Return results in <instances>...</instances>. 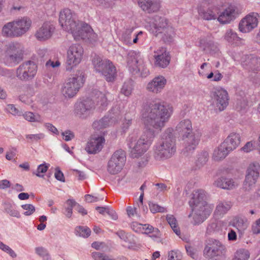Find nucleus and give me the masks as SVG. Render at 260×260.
Instances as JSON below:
<instances>
[{
  "instance_id": "f257e3e1",
  "label": "nucleus",
  "mask_w": 260,
  "mask_h": 260,
  "mask_svg": "<svg viewBox=\"0 0 260 260\" xmlns=\"http://www.w3.org/2000/svg\"><path fill=\"white\" fill-rule=\"evenodd\" d=\"M173 113V108L165 103H146L142 111V119L146 130L137 141L128 138V146L133 158L141 156L148 149L154 138L153 129L161 130Z\"/></svg>"
},
{
  "instance_id": "f03ea898",
  "label": "nucleus",
  "mask_w": 260,
  "mask_h": 260,
  "mask_svg": "<svg viewBox=\"0 0 260 260\" xmlns=\"http://www.w3.org/2000/svg\"><path fill=\"white\" fill-rule=\"evenodd\" d=\"M59 22L62 28L71 32L74 39H87L94 41L96 35L93 32L91 27L86 23L76 19V15L71 10L65 9L60 12Z\"/></svg>"
},
{
  "instance_id": "7ed1b4c3",
  "label": "nucleus",
  "mask_w": 260,
  "mask_h": 260,
  "mask_svg": "<svg viewBox=\"0 0 260 260\" xmlns=\"http://www.w3.org/2000/svg\"><path fill=\"white\" fill-rule=\"evenodd\" d=\"M172 128L162 134L160 141L154 146V156L157 160L170 158L176 152L175 139Z\"/></svg>"
},
{
  "instance_id": "20e7f679",
  "label": "nucleus",
  "mask_w": 260,
  "mask_h": 260,
  "mask_svg": "<svg viewBox=\"0 0 260 260\" xmlns=\"http://www.w3.org/2000/svg\"><path fill=\"white\" fill-rule=\"evenodd\" d=\"M176 130L182 136L185 151L191 153L198 145L201 134L199 132L192 133V124L188 119L181 120L176 126Z\"/></svg>"
},
{
  "instance_id": "39448f33",
  "label": "nucleus",
  "mask_w": 260,
  "mask_h": 260,
  "mask_svg": "<svg viewBox=\"0 0 260 260\" xmlns=\"http://www.w3.org/2000/svg\"><path fill=\"white\" fill-rule=\"evenodd\" d=\"M31 24L29 17H21L5 24L2 28V34L7 37H21L29 30Z\"/></svg>"
},
{
  "instance_id": "423d86ee",
  "label": "nucleus",
  "mask_w": 260,
  "mask_h": 260,
  "mask_svg": "<svg viewBox=\"0 0 260 260\" xmlns=\"http://www.w3.org/2000/svg\"><path fill=\"white\" fill-rule=\"evenodd\" d=\"M85 81L83 71L78 70L73 76L66 79L61 88L62 94L66 98H72L76 95L83 86Z\"/></svg>"
},
{
  "instance_id": "0eeeda50",
  "label": "nucleus",
  "mask_w": 260,
  "mask_h": 260,
  "mask_svg": "<svg viewBox=\"0 0 260 260\" xmlns=\"http://www.w3.org/2000/svg\"><path fill=\"white\" fill-rule=\"evenodd\" d=\"M92 64L95 71L104 76L108 82L114 80L117 75L116 67L112 61L107 59H103L99 56L95 55Z\"/></svg>"
},
{
  "instance_id": "6e6552de",
  "label": "nucleus",
  "mask_w": 260,
  "mask_h": 260,
  "mask_svg": "<svg viewBox=\"0 0 260 260\" xmlns=\"http://www.w3.org/2000/svg\"><path fill=\"white\" fill-rule=\"evenodd\" d=\"M24 47L17 42H11L6 46L5 62L9 66H15L23 59Z\"/></svg>"
},
{
  "instance_id": "1a4fd4ad",
  "label": "nucleus",
  "mask_w": 260,
  "mask_h": 260,
  "mask_svg": "<svg viewBox=\"0 0 260 260\" xmlns=\"http://www.w3.org/2000/svg\"><path fill=\"white\" fill-rule=\"evenodd\" d=\"M226 248L218 240L210 238L205 242L203 255L206 258L212 259L221 256L225 252Z\"/></svg>"
},
{
  "instance_id": "9d476101",
  "label": "nucleus",
  "mask_w": 260,
  "mask_h": 260,
  "mask_svg": "<svg viewBox=\"0 0 260 260\" xmlns=\"http://www.w3.org/2000/svg\"><path fill=\"white\" fill-rule=\"evenodd\" d=\"M84 50L82 47L78 44L71 45L67 51L66 69L70 71L81 61Z\"/></svg>"
},
{
  "instance_id": "9b49d317",
  "label": "nucleus",
  "mask_w": 260,
  "mask_h": 260,
  "mask_svg": "<svg viewBox=\"0 0 260 260\" xmlns=\"http://www.w3.org/2000/svg\"><path fill=\"white\" fill-rule=\"evenodd\" d=\"M260 165L257 161L250 163L247 167L243 189L249 191L253 189L259 176Z\"/></svg>"
},
{
  "instance_id": "f8f14e48",
  "label": "nucleus",
  "mask_w": 260,
  "mask_h": 260,
  "mask_svg": "<svg viewBox=\"0 0 260 260\" xmlns=\"http://www.w3.org/2000/svg\"><path fill=\"white\" fill-rule=\"evenodd\" d=\"M37 72V66L32 61H26L21 63L16 69V76L21 81L32 80Z\"/></svg>"
},
{
  "instance_id": "ddd939ff",
  "label": "nucleus",
  "mask_w": 260,
  "mask_h": 260,
  "mask_svg": "<svg viewBox=\"0 0 260 260\" xmlns=\"http://www.w3.org/2000/svg\"><path fill=\"white\" fill-rule=\"evenodd\" d=\"M126 161L125 152L119 149L112 155L108 163L107 170L111 174H116L121 171Z\"/></svg>"
},
{
  "instance_id": "4468645a",
  "label": "nucleus",
  "mask_w": 260,
  "mask_h": 260,
  "mask_svg": "<svg viewBox=\"0 0 260 260\" xmlns=\"http://www.w3.org/2000/svg\"><path fill=\"white\" fill-rule=\"evenodd\" d=\"M192 204V211L194 212L192 223L198 225L202 223L210 214L211 209L206 202Z\"/></svg>"
},
{
  "instance_id": "2eb2a0df",
  "label": "nucleus",
  "mask_w": 260,
  "mask_h": 260,
  "mask_svg": "<svg viewBox=\"0 0 260 260\" xmlns=\"http://www.w3.org/2000/svg\"><path fill=\"white\" fill-rule=\"evenodd\" d=\"M233 58L235 60L240 61L237 55ZM240 62L242 66L249 71L257 72L260 71V57L258 56L252 54L243 55Z\"/></svg>"
},
{
  "instance_id": "dca6fc26",
  "label": "nucleus",
  "mask_w": 260,
  "mask_h": 260,
  "mask_svg": "<svg viewBox=\"0 0 260 260\" xmlns=\"http://www.w3.org/2000/svg\"><path fill=\"white\" fill-rule=\"evenodd\" d=\"M95 108L93 101L87 99L77 102L75 105V113L77 116L82 119H85L89 116Z\"/></svg>"
},
{
  "instance_id": "f3484780",
  "label": "nucleus",
  "mask_w": 260,
  "mask_h": 260,
  "mask_svg": "<svg viewBox=\"0 0 260 260\" xmlns=\"http://www.w3.org/2000/svg\"><path fill=\"white\" fill-rule=\"evenodd\" d=\"M229 96L228 91L223 88L218 87L213 92V102L220 111H223L229 105Z\"/></svg>"
},
{
  "instance_id": "a211bd4d",
  "label": "nucleus",
  "mask_w": 260,
  "mask_h": 260,
  "mask_svg": "<svg viewBox=\"0 0 260 260\" xmlns=\"http://www.w3.org/2000/svg\"><path fill=\"white\" fill-rule=\"evenodd\" d=\"M259 16L257 13H250L243 18L239 24V30L243 33H247L257 27Z\"/></svg>"
},
{
  "instance_id": "6ab92c4d",
  "label": "nucleus",
  "mask_w": 260,
  "mask_h": 260,
  "mask_svg": "<svg viewBox=\"0 0 260 260\" xmlns=\"http://www.w3.org/2000/svg\"><path fill=\"white\" fill-rule=\"evenodd\" d=\"M105 143L104 137L92 136L87 142L85 150L89 154H96L102 150Z\"/></svg>"
},
{
  "instance_id": "aec40b11",
  "label": "nucleus",
  "mask_w": 260,
  "mask_h": 260,
  "mask_svg": "<svg viewBox=\"0 0 260 260\" xmlns=\"http://www.w3.org/2000/svg\"><path fill=\"white\" fill-rule=\"evenodd\" d=\"M153 56L154 64L156 67L165 68L170 63L171 57L169 52L165 48L161 47L154 51Z\"/></svg>"
},
{
  "instance_id": "412c9836",
  "label": "nucleus",
  "mask_w": 260,
  "mask_h": 260,
  "mask_svg": "<svg viewBox=\"0 0 260 260\" xmlns=\"http://www.w3.org/2000/svg\"><path fill=\"white\" fill-rule=\"evenodd\" d=\"M166 84L167 80L164 76H157L147 83L146 89L149 92L158 94L162 91Z\"/></svg>"
},
{
  "instance_id": "4be33fe9",
  "label": "nucleus",
  "mask_w": 260,
  "mask_h": 260,
  "mask_svg": "<svg viewBox=\"0 0 260 260\" xmlns=\"http://www.w3.org/2000/svg\"><path fill=\"white\" fill-rule=\"evenodd\" d=\"M143 62L140 53L135 51H130L127 54V63L130 71L135 74L140 71L139 64Z\"/></svg>"
},
{
  "instance_id": "5701e85b",
  "label": "nucleus",
  "mask_w": 260,
  "mask_h": 260,
  "mask_svg": "<svg viewBox=\"0 0 260 260\" xmlns=\"http://www.w3.org/2000/svg\"><path fill=\"white\" fill-rule=\"evenodd\" d=\"M55 30L54 26L49 22H45L36 32L35 37L40 41L49 39Z\"/></svg>"
},
{
  "instance_id": "b1692460",
  "label": "nucleus",
  "mask_w": 260,
  "mask_h": 260,
  "mask_svg": "<svg viewBox=\"0 0 260 260\" xmlns=\"http://www.w3.org/2000/svg\"><path fill=\"white\" fill-rule=\"evenodd\" d=\"M140 7L148 13L157 12L160 8L159 0H139Z\"/></svg>"
},
{
  "instance_id": "393cba45",
  "label": "nucleus",
  "mask_w": 260,
  "mask_h": 260,
  "mask_svg": "<svg viewBox=\"0 0 260 260\" xmlns=\"http://www.w3.org/2000/svg\"><path fill=\"white\" fill-rule=\"evenodd\" d=\"M214 185L223 189L232 190L238 187V183L232 178L221 177L215 181Z\"/></svg>"
},
{
  "instance_id": "a878e982",
  "label": "nucleus",
  "mask_w": 260,
  "mask_h": 260,
  "mask_svg": "<svg viewBox=\"0 0 260 260\" xmlns=\"http://www.w3.org/2000/svg\"><path fill=\"white\" fill-rule=\"evenodd\" d=\"M199 16L204 20H211L217 18L219 10L217 7H210L209 8H200L199 9Z\"/></svg>"
},
{
  "instance_id": "bb28decb",
  "label": "nucleus",
  "mask_w": 260,
  "mask_h": 260,
  "mask_svg": "<svg viewBox=\"0 0 260 260\" xmlns=\"http://www.w3.org/2000/svg\"><path fill=\"white\" fill-rule=\"evenodd\" d=\"M110 118L105 117L101 119L94 121L92 124L93 127L97 130L106 128L109 125L110 123V119L114 118V116H117L120 114V111L117 108H113L111 109Z\"/></svg>"
},
{
  "instance_id": "cd10ccee",
  "label": "nucleus",
  "mask_w": 260,
  "mask_h": 260,
  "mask_svg": "<svg viewBox=\"0 0 260 260\" xmlns=\"http://www.w3.org/2000/svg\"><path fill=\"white\" fill-rule=\"evenodd\" d=\"M167 20L164 17L155 16L152 24V32L156 36H158L161 31L169 26Z\"/></svg>"
},
{
  "instance_id": "c85d7f7f",
  "label": "nucleus",
  "mask_w": 260,
  "mask_h": 260,
  "mask_svg": "<svg viewBox=\"0 0 260 260\" xmlns=\"http://www.w3.org/2000/svg\"><path fill=\"white\" fill-rule=\"evenodd\" d=\"M232 207L231 201L224 200H218L214 212V215L218 217H222L226 214Z\"/></svg>"
},
{
  "instance_id": "c756f323",
  "label": "nucleus",
  "mask_w": 260,
  "mask_h": 260,
  "mask_svg": "<svg viewBox=\"0 0 260 260\" xmlns=\"http://www.w3.org/2000/svg\"><path fill=\"white\" fill-rule=\"evenodd\" d=\"M240 142L241 136L240 134L233 133L228 136L222 143L230 151H232L239 145Z\"/></svg>"
},
{
  "instance_id": "7c9ffc66",
  "label": "nucleus",
  "mask_w": 260,
  "mask_h": 260,
  "mask_svg": "<svg viewBox=\"0 0 260 260\" xmlns=\"http://www.w3.org/2000/svg\"><path fill=\"white\" fill-rule=\"evenodd\" d=\"M236 15L235 9L234 7H230L225 9L217 17L218 21L221 24L229 23L235 19Z\"/></svg>"
},
{
  "instance_id": "2f4dec72",
  "label": "nucleus",
  "mask_w": 260,
  "mask_h": 260,
  "mask_svg": "<svg viewBox=\"0 0 260 260\" xmlns=\"http://www.w3.org/2000/svg\"><path fill=\"white\" fill-rule=\"evenodd\" d=\"M231 151L222 143L215 149L212 158L214 160L219 161L224 159Z\"/></svg>"
},
{
  "instance_id": "473e14b6",
  "label": "nucleus",
  "mask_w": 260,
  "mask_h": 260,
  "mask_svg": "<svg viewBox=\"0 0 260 260\" xmlns=\"http://www.w3.org/2000/svg\"><path fill=\"white\" fill-rule=\"evenodd\" d=\"M175 31L174 28L170 25L161 31L157 37H160L166 43H170L174 40Z\"/></svg>"
},
{
  "instance_id": "72a5a7b5",
  "label": "nucleus",
  "mask_w": 260,
  "mask_h": 260,
  "mask_svg": "<svg viewBox=\"0 0 260 260\" xmlns=\"http://www.w3.org/2000/svg\"><path fill=\"white\" fill-rule=\"evenodd\" d=\"M207 199V194L205 191L203 189H198L194 190L192 192L191 201L189 203L190 206H192V204L206 202Z\"/></svg>"
},
{
  "instance_id": "f704fd0d",
  "label": "nucleus",
  "mask_w": 260,
  "mask_h": 260,
  "mask_svg": "<svg viewBox=\"0 0 260 260\" xmlns=\"http://www.w3.org/2000/svg\"><path fill=\"white\" fill-rule=\"evenodd\" d=\"M224 39L230 43L239 45L242 39L239 37L237 33L232 29L226 30L224 36Z\"/></svg>"
},
{
  "instance_id": "c9c22d12",
  "label": "nucleus",
  "mask_w": 260,
  "mask_h": 260,
  "mask_svg": "<svg viewBox=\"0 0 260 260\" xmlns=\"http://www.w3.org/2000/svg\"><path fill=\"white\" fill-rule=\"evenodd\" d=\"M4 211L10 216L20 218V215L18 211L15 207L14 205L9 202H4L3 203Z\"/></svg>"
},
{
  "instance_id": "e433bc0d",
  "label": "nucleus",
  "mask_w": 260,
  "mask_h": 260,
  "mask_svg": "<svg viewBox=\"0 0 260 260\" xmlns=\"http://www.w3.org/2000/svg\"><path fill=\"white\" fill-rule=\"evenodd\" d=\"M166 219L174 232L179 236L181 235V232L175 217L173 215L169 214L167 215Z\"/></svg>"
},
{
  "instance_id": "4c0bfd02",
  "label": "nucleus",
  "mask_w": 260,
  "mask_h": 260,
  "mask_svg": "<svg viewBox=\"0 0 260 260\" xmlns=\"http://www.w3.org/2000/svg\"><path fill=\"white\" fill-rule=\"evenodd\" d=\"M250 253L248 250L241 248L237 250L233 260H248Z\"/></svg>"
},
{
  "instance_id": "58836bf2",
  "label": "nucleus",
  "mask_w": 260,
  "mask_h": 260,
  "mask_svg": "<svg viewBox=\"0 0 260 260\" xmlns=\"http://www.w3.org/2000/svg\"><path fill=\"white\" fill-rule=\"evenodd\" d=\"M75 232L77 236L87 238L90 235L91 230L87 226H78L75 228Z\"/></svg>"
},
{
  "instance_id": "ea45409f",
  "label": "nucleus",
  "mask_w": 260,
  "mask_h": 260,
  "mask_svg": "<svg viewBox=\"0 0 260 260\" xmlns=\"http://www.w3.org/2000/svg\"><path fill=\"white\" fill-rule=\"evenodd\" d=\"M209 158V154L206 151L201 152L199 154L198 159L196 161V165L200 168L204 166L208 161Z\"/></svg>"
},
{
  "instance_id": "a19ab883",
  "label": "nucleus",
  "mask_w": 260,
  "mask_h": 260,
  "mask_svg": "<svg viewBox=\"0 0 260 260\" xmlns=\"http://www.w3.org/2000/svg\"><path fill=\"white\" fill-rule=\"evenodd\" d=\"M66 204L67 206L65 207V211L63 213L68 218H70L73 213V208L76 206L77 203L73 200L69 199Z\"/></svg>"
},
{
  "instance_id": "79ce46f5",
  "label": "nucleus",
  "mask_w": 260,
  "mask_h": 260,
  "mask_svg": "<svg viewBox=\"0 0 260 260\" xmlns=\"http://www.w3.org/2000/svg\"><path fill=\"white\" fill-rule=\"evenodd\" d=\"M116 234L123 241L125 242L133 243L135 242L134 236L129 234H126L122 230L118 231Z\"/></svg>"
},
{
  "instance_id": "37998d69",
  "label": "nucleus",
  "mask_w": 260,
  "mask_h": 260,
  "mask_svg": "<svg viewBox=\"0 0 260 260\" xmlns=\"http://www.w3.org/2000/svg\"><path fill=\"white\" fill-rule=\"evenodd\" d=\"M133 90V82L132 80H127L125 81L121 89V93L125 96H129L131 94Z\"/></svg>"
},
{
  "instance_id": "c03bdc74",
  "label": "nucleus",
  "mask_w": 260,
  "mask_h": 260,
  "mask_svg": "<svg viewBox=\"0 0 260 260\" xmlns=\"http://www.w3.org/2000/svg\"><path fill=\"white\" fill-rule=\"evenodd\" d=\"M24 118L30 122H41L42 120L41 116L37 114H34L31 112H26L23 114Z\"/></svg>"
},
{
  "instance_id": "a18cd8bd",
  "label": "nucleus",
  "mask_w": 260,
  "mask_h": 260,
  "mask_svg": "<svg viewBox=\"0 0 260 260\" xmlns=\"http://www.w3.org/2000/svg\"><path fill=\"white\" fill-rule=\"evenodd\" d=\"M213 41L211 39V36L208 35L207 37H202L200 39V46L204 51H206L207 49H209L210 47V44H211Z\"/></svg>"
},
{
  "instance_id": "49530a36",
  "label": "nucleus",
  "mask_w": 260,
  "mask_h": 260,
  "mask_svg": "<svg viewBox=\"0 0 260 260\" xmlns=\"http://www.w3.org/2000/svg\"><path fill=\"white\" fill-rule=\"evenodd\" d=\"M36 253L42 257L44 260H50V256L46 249L43 247H38L35 248Z\"/></svg>"
},
{
  "instance_id": "de8ad7c7",
  "label": "nucleus",
  "mask_w": 260,
  "mask_h": 260,
  "mask_svg": "<svg viewBox=\"0 0 260 260\" xmlns=\"http://www.w3.org/2000/svg\"><path fill=\"white\" fill-rule=\"evenodd\" d=\"M91 256L94 260H115L111 256L99 252H93Z\"/></svg>"
},
{
  "instance_id": "09e8293b",
  "label": "nucleus",
  "mask_w": 260,
  "mask_h": 260,
  "mask_svg": "<svg viewBox=\"0 0 260 260\" xmlns=\"http://www.w3.org/2000/svg\"><path fill=\"white\" fill-rule=\"evenodd\" d=\"M98 101L97 104L100 105L102 108H104L108 105V100L107 96L101 92H97Z\"/></svg>"
},
{
  "instance_id": "8fccbe9b",
  "label": "nucleus",
  "mask_w": 260,
  "mask_h": 260,
  "mask_svg": "<svg viewBox=\"0 0 260 260\" xmlns=\"http://www.w3.org/2000/svg\"><path fill=\"white\" fill-rule=\"evenodd\" d=\"M49 167V165L47 164L40 165L38 167L36 172H33V174L39 177H43L44 176L43 174L47 172Z\"/></svg>"
},
{
  "instance_id": "3c124183",
  "label": "nucleus",
  "mask_w": 260,
  "mask_h": 260,
  "mask_svg": "<svg viewBox=\"0 0 260 260\" xmlns=\"http://www.w3.org/2000/svg\"><path fill=\"white\" fill-rule=\"evenodd\" d=\"M133 31V28L126 29L122 35L121 40L126 44H132L131 35Z\"/></svg>"
},
{
  "instance_id": "603ef678",
  "label": "nucleus",
  "mask_w": 260,
  "mask_h": 260,
  "mask_svg": "<svg viewBox=\"0 0 260 260\" xmlns=\"http://www.w3.org/2000/svg\"><path fill=\"white\" fill-rule=\"evenodd\" d=\"M45 135L43 133H39L37 134L26 135L25 136L26 139L29 142H37L40 139L44 138Z\"/></svg>"
},
{
  "instance_id": "864d4df0",
  "label": "nucleus",
  "mask_w": 260,
  "mask_h": 260,
  "mask_svg": "<svg viewBox=\"0 0 260 260\" xmlns=\"http://www.w3.org/2000/svg\"><path fill=\"white\" fill-rule=\"evenodd\" d=\"M0 249L8 253L12 257L15 258L17 256L16 253L9 246L4 244L0 241Z\"/></svg>"
},
{
  "instance_id": "5fc2aeb1",
  "label": "nucleus",
  "mask_w": 260,
  "mask_h": 260,
  "mask_svg": "<svg viewBox=\"0 0 260 260\" xmlns=\"http://www.w3.org/2000/svg\"><path fill=\"white\" fill-rule=\"evenodd\" d=\"M149 207L150 211L152 213H155L157 212H165L166 211V209L165 208L159 206V205L155 204L153 203L150 202L149 203Z\"/></svg>"
},
{
  "instance_id": "6e6d98bb",
  "label": "nucleus",
  "mask_w": 260,
  "mask_h": 260,
  "mask_svg": "<svg viewBox=\"0 0 260 260\" xmlns=\"http://www.w3.org/2000/svg\"><path fill=\"white\" fill-rule=\"evenodd\" d=\"M182 255L179 251L172 250L168 253V260H181Z\"/></svg>"
},
{
  "instance_id": "4d7b16f0",
  "label": "nucleus",
  "mask_w": 260,
  "mask_h": 260,
  "mask_svg": "<svg viewBox=\"0 0 260 260\" xmlns=\"http://www.w3.org/2000/svg\"><path fill=\"white\" fill-rule=\"evenodd\" d=\"M21 207L26 210L24 212L25 216L31 215L35 211V207L31 204H24L21 205Z\"/></svg>"
},
{
  "instance_id": "13d9d810",
  "label": "nucleus",
  "mask_w": 260,
  "mask_h": 260,
  "mask_svg": "<svg viewBox=\"0 0 260 260\" xmlns=\"http://www.w3.org/2000/svg\"><path fill=\"white\" fill-rule=\"evenodd\" d=\"M251 230L253 234H260V218L252 223Z\"/></svg>"
},
{
  "instance_id": "bf43d9fd",
  "label": "nucleus",
  "mask_w": 260,
  "mask_h": 260,
  "mask_svg": "<svg viewBox=\"0 0 260 260\" xmlns=\"http://www.w3.org/2000/svg\"><path fill=\"white\" fill-rule=\"evenodd\" d=\"M132 229L135 232L140 233L142 232V229L143 224L139 223L137 222H133L131 224Z\"/></svg>"
},
{
  "instance_id": "052dcab7",
  "label": "nucleus",
  "mask_w": 260,
  "mask_h": 260,
  "mask_svg": "<svg viewBox=\"0 0 260 260\" xmlns=\"http://www.w3.org/2000/svg\"><path fill=\"white\" fill-rule=\"evenodd\" d=\"M145 231V233L148 234L152 232H158L157 229H154L152 225H150L148 224H143V227L142 229V232Z\"/></svg>"
},
{
  "instance_id": "680f3d73",
  "label": "nucleus",
  "mask_w": 260,
  "mask_h": 260,
  "mask_svg": "<svg viewBox=\"0 0 260 260\" xmlns=\"http://www.w3.org/2000/svg\"><path fill=\"white\" fill-rule=\"evenodd\" d=\"M254 148V146L252 142H248L246 144L241 148V150L244 152H249L253 150Z\"/></svg>"
},
{
  "instance_id": "e2e57ef3",
  "label": "nucleus",
  "mask_w": 260,
  "mask_h": 260,
  "mask_svg": "<svg viewBox=\"0 0 260 260\" xmlns=\"http://www.w3.org/2000/svg\"><path fill=\"white\" fill-rule=\"evenodd\" d=\"M61 135L64 137V139L66 141H71L74 138V133L69 130L62 132Z\"/></svg>"
},
{
  "instance_id": "0e129e2a",
  "label": "nucleus",
  "mask_w": 260,
  "mask_h": 260,
  "mask_svg": "<svg viewBox=\"0 0 260 260\" xmlns=\"http://www.w3.org/2000/svg\"><path fill=\"white\" fill-rule=\"evenodd\" d=\"M55 178L61 182H64L65 181L64 177L62 172L58 169H55V173L54 174Z\"/></svg>"
},
{
  "instance_id": "69168bd1",
  "label": "nucleus",
  "mask_w": 260,
  "mask_h": 260,
  "mask_svg": "<svg viewBox=\"0 0 260 260\" xmlns=\"http://www.w3.org/2000/svg\"><path fill=\"white\" fill-rule=\"evenodd\" d=\"M127 214L129 217L137 216V208L135 207L128 206L126 208Z\"/></svg>"
},
{
  "instance_id": "338daca9",
  "label": "nucleus",
  "mask_w": 260,
  "mask_h": 260,
  "mask_svg": "<svg viewBox=\"0 0 260 260\" xmlns=\"http://www.w3.org/2000/svg\"><path fill=\"white\" fill-rule=\"evenodd\" d=\"M139 67L141 68V70L139 72L141 73V75L143 77H146L149 74V71L148 69L145 67V66L143 64V61L139 64Z\"/></svg>"
},
{
  "instance_id": "774afa93",
  "label": "nucleus",
  "mask_w": 260,
  "mask_h": 260,
  "mask_svg": "<svg viewBox=\"0 0 260 260\" xmlns=\"http://www.w3.org/2000/svg\"><path fill=\"white\" fill-rule=\"evenodd\" d=\"M46 128L49 131H51L52 133L59 135V132L58 129L53 125L50 123H47L45 124Z\"/></svg>"
}]
</instances>
